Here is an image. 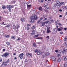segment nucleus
<instances>
[{"instance_id": "obj_39", "label": "nucleus", "mask_w": 67, "mask_h": 67, "mask_svg": "<svg viewBox=\"0 0 67 67\" xmlns=\"http://www.w3.org/2000/svg\"><path fill=\"white\" fill-rule=\"evenodd\" d=\"M38 52V49H36L35 50V53H37Z\"/></svg>"}, {"instance_id": "obj_57", "label": "nucleus", "mask_w": 67, "mask_h": 67, "mask_svg": "<svg viewBox=\"0 0 67 67\" xmlns=\"http://www.w3.org/2000/svg\"><path fill=\"white\" fill-rule=\"evenodd\" d=\"M46 10H47L48 9V7H47L46 8Z\"/></svg>"}, {"instance_id": "obj_22", "label": "nucleus", "mask_w": 67, "mask_h": 67, "mask_svg": "<svg viewBox=\"0 0 67 67\" xmlns=\"http://www.w3.org/2000/svg\"><path fill=\"white\" fill-rule=\"evenodd\" d=\"M5 43H6V44H7V45H8V46L10 44V43L8 41L6 42Z\"/></svg>"}, {"instance_id": "obj_55", "label": "nucleus", "mask_w": 67, "mask_h": 67, "mask_svg": "<svg viewBox=\"0 0 67 67\" xmlns=\"http://www.w3.org/2000/svg\"><path fill=\"white\" fill-rule=\"evenodd\" d=\"M42 19H43V18H40V20L41 21Z\"/></svg>"}, {"instance_id": "obj_64", "label": "nucleus", "mask_w": 67, "mask_h": 67, "mask_svg": "<svg viewBox=\"0 0 67 67\" xmlns=\"http://www.w3.org/2000/svg\"><path fill=\"white\" fill-rule=\"evenodd\" d=\"M44 20H47V19L46 18H45L44 19Z\"/></svg>"}, {"instance_id": "obj_58", "label": "nucleus", "mask_w": 67, "mask_h": 67, "mask_svg": "<svg viewBox=\"0 0 67 67\" xmlns=\"http://www.w3.org/2000/svg\"><path fill=\"white\" fill-rule=\"evenodd\" d=\"M67 29V28H64V30H65V31H66Z\"/></svg>"}, {"instance_id": "obj_53", "label": "nucleus", "mask_w": 67, "mask_h": 67, "mask_svg": "<svg viewBox=\"0 0 67 67\" xmlns=\"http://www.w3.org/2000/svg\"><path fill=\"white\" fill-rule=\"evenodd\" d=\"M60 34H63V32H60Z\"/></svg>"}, {"instance_id": "obj_11", "label": "nucleus", "mask_w": 67, "mask_h": 67, "mask_svg": "<svg viewBox=\"0 0 67 67\" xmlns=\"http://www.w3.org/2000/svg\"><path fill=\"white\" fill-rule=\"evenodd\" d=\"M50 32H51V31H50L49 30V27H47V31L46 32L47 33H50Z\"/></svg>"}, {"instance_id": "obj_1", "label": "nucleus", "mask_w": 67, "mask_h": 67, "mask_svg": "<svg viewBox=\"0 0 67 67\" xmlns=\"http://www.w3.org/2000/svg\"><path fill=\"white\" fill-rule=\"evenodd\" d=\"M30 18L31 19L30 23L31 24H32V23H33L34 22V20H37L38 19V16L34 14L31 16Z\"/></svg>"}, {"instance_id": "obj_29", "label": "nucleus", "mask_w": 67, "mask_h": 67, "mask_svg": "<svg viewBox=\"0 0 67 67\" xmlns=\"http://www.w3.org/2000/svg\"><path fill=\"white\" fill-rule=\"evenodd\" d=\"M37 54L38 55H41V51H38V52H37Z\"/></svg>"}, {"instance_id": "obj_41", "label": "nucleus", "mask_w": 67, "mask_h": 67, "mask_svg": "<svg viewBox=\"0 0 67 67\" xmlns=\"http://www.w3.org/2000/svg\"><path fill=\"white\" fill-rule=\"evenodd\" d=\"M45 24V22H44L42 23L41 25H42V26H44V25Z\"/></svg>"}, {"instance_id": "obj_27", "label": "nucleus", "mask_w": 67, "mask_h": 67, "mask_svg": "<svg viewBox=\"0 0 67 67\" xmlns=\"http://www.w3.org/2000/svg\"><path fill=\"white\" fill-rule=\"evenodd\" d=\"M20 20L21 21H22V22H24L25 21V20H24V19H23L22 18H21L20 19Z\"/></svg>"}, {"instance_id": "obj_38", "label": "nucleus", "mask_w": 67, "mask_h": 67, "mask_svg": "<svg viewBox=\"0 0 67 67\" xmlns=\"http://www.w3.org/2000/svg\"><path fill=\"white\" fill-rule=\"evenodd\" d=\"M46 38L47 40H48L49 39V36H47L46 37Z\"/></svg>"}, {"instance_id": "obj_43", "label": "nucleus", "mask_w": 67, "mask_h": 67, "mask_svg": "<svg viewBox=\"0 0 67 67\" xmlns=\"http://www.w3.org/2000/svg\"><path fill=\"white\" fill-rule=\"evenodd\" d=\"M64 49L65 51H67V46H66L64 48Z\"/></svg>"}, {"instance_id": "obj_28", "label": "nucleus", "mask_w": 67, "mask_h": 67, "mask_svg": "<svg viewBox=\"0 0 67 67\" xmlns=\"http://www.w3.org/2000/svg\"><path fill=\"white\" fill-rule=\"evenodd\" d=\"M42 56L43 57V58H44V57H45L46 56L45 53L43 54Z\"/></svg>"}, {"instance_id": "obj_56", "label": "nucleus", "mask_w": 67, "mask_h": 67, "mask_svg": "<svg viewBox=\"0 0 67 67\" xmlns=\"http://www.w3.org/2000/svg\"><path fill=\"white\" fill-rule=\"evenodd\" d=\"M2 59L1 58L0 59V63L1 62H2Z\"/></svg>"}, {"instance_id": "obj_61", "label": "nucleus", "mask_w": 67, "mask_h": 67, "mask_svg": "<svg viewBox=\"0 0 67 67\" xmlns=\"http://www.w3.org/2000/svg\"><path fill=\"white\" fill-rule=\"evenodd\" d=\"M16 59H17V58H16V57H15L14 58V59L15 60Z\"/></svg>"}, {"instance_id": "obj_54", "label": "nucleus", "mask_w": 67, "mask_h": 67, "mask_svg": "<svg viewBox=\"0 0 67 67\" xmlns=\"http://www.w3.org/2000/svg\"><path fill=\"white\" fill-rule=\"evenodd\" d=\"M32 33H35V31L34 30H32Z\"/></svg>"}, {"instance_id": "obj_32", "label": "nucleus", "mask_w": 67, "mask_h": 67, "mask_svg": "<svg viewBox=\"0 0 67 67\" xmlns=\"http://www.w3.org/2000/svg\"><path fill=\"white\" fill-rule=\"evenodd\" d=\"M27 8H29V7H31V5L30 4L29 5L28 4H27Z\"/></svg>"}, {"instance_id": "obj_9", "label": "nucleus", "mask_w": 67, "mask_h": 67, "mask_svg": "<svg viewBox=\"0 0 67 67\" xmlns=\"http://www.w3.org/2000/svg\"><path fill=\"white\" fill-rule=\"evenodd\" d=\"M53 34H56L57 33V30H56V29H53Z\"/></svg>"}, {"instance_id": "obj_5", "label": "nucleus", "mask_w": 67, "mask_h": 67, "mask_svg": "<svg viewBox=\"0 0 67 67\" xmlns=\"http://www.w3.org/2000/svg\"><path fill=\"white\" fill-rule=\"evenodd\" d=\"M57 7H58V5H57V4L56 3H54L53 4V5L52 6V8L53 9H55V8H56Z\"/></svg>"}, {"instance_id": "obj_47", "label": "nucleus", "mask_w": 67, "mask_h": 67, "mask_svg": "<svg viewBox=\"0 0 67 67\" xmlns=\"http://www.w3.org/2000/svg\"><path fill=\"white\" fill-rule=\"evenodd\" d=\"M25 4H26L27 5V4H29L27 2H25Z\"/></svg>"}, {"instance_id": "obj_3", "label": "nucleus", "mask_w": 67, "mask_h": 67, "mask_svg": "<svg viewBox=\"0 0 67 67\" xmlns=\"http://www.w3.org/2000/svg\"><path fill=\"white\" fill-rule=\"evenodd\" d=\"M8 55H9V53L8 52H7L4 54H3V55H2V57H7L8 56Z\"/></svg>"}, {"instance_id": "obj_2", "label": "nucleus", "mask_w": 67, "mask_h": 67, "mask_svg": "<svg viewBox=\"0 0 67 67\" xmlns=\"http://www.w3.org/2000/svg\"><path fill=\"white\" fill-rule=\"evenodd\" d=\"M13 8V5H7V8L10 12H11V8Z\"/></svg>"}, {"instance_id": "obj_50", "label": "nucleus", "mask_w": 67, "mask_h": 67, "mask_svg": "<svg viewBox=\"0 0 67 67\" xmlns=\"http://www.w3.org/2000/svg\"><path fill=\"white\" fill-rule=\"evenodd\" d=\"M7 26V27H10V24H8Z\"/></svg>"}, {"instance_id": "obj_49", "label": "nucleus", "mask_w": 67, "mask_h": 67, "mask_svg": "<svg viewBox=\"0 0 67 67\" xmlns=\"http://www.w3.org/2000/svg\"><path fill=\"white\" fill-rule=\"evenodd\" d=\"M19 25H17V30H18V29H19Z\"/></svg>"}, {"instance_id": "obj_20", "label": "nucleus", "mask_w": 67, "mask_h": 67, "mask_svg": "<svg viewBox=\"0 0 67 67\" xmlns=\"http://www.w3.org/2000/svg\"><path fill=\"white\" fill-rule=\"evenodd\" d=\"M39 10L40 11H42V7L41 6L39 7L38 8Z\"/></svg>"}, {"instance_id": "obj_44", "label": "nucleus", "mask_w": 67, "mask_h": 67, "mask_svg": "<svg viewBox=\"0 0 67 67\" xmlns=\"http://www.w3.org/2000/svg\"><path fill=\"white\" fill-rule=\"evenodd\" d=\"M65 52H66V51L65 50H63L62 51V53H63V54H65Z\"/></svg>"}, {"instance_id": "obj_12", "label": "nucleus", "mask_w": 67, "mask_h": 67, "mask_svg": "<svg viewBox=\"0 0 67 67\" xmlns=\"http://www.w3.org/2000/svg\"><path fill=\"white\" fill-rule=\"evenodd\" d=\"M62 60V58H58L57 60V62H60Z\"/></svg>"}, {"instance_id": "obj_24", "label": "nucleus", "mask_w": 67, "mask_h": 67, "mask_svg": "<svg viewBox=\"0 0 67 67\" xmlns=\"http://www.w3.org/2000/svg\"><path fill=\"white\" fill-rule=\"evenodd\" d=\"M60 2H59V1H57L56 2V4H58V5L59 4H60Z\"/></svg>"}, {"instance_id": "obj_6", "label": "nucleus", "mask_w": 67, "mask_h": 67, "mask_svg": "<svg viewBox=\"0 0 67 67\" xmlns=\"http://www.w3.org/2000/svg\"><path fill=\"white\" fill-rule=\"evenodd\" d=\"M23 55H24L23 53H21L19 55V57L20 59H22L23 58Z\"/></svg>"}, {"instance_id": "obj_60", "label": "nucleus", "mask_w": 67, "mask_h": 67, "mask_svg": "<svg viewBox=\"0 0 67 67\" xmlns=\"http://www.w3.org/2000/svg\"><path fill=\"white\" fill-rule=\"evenodd\" d=\"M1 19H2V17L1 16H0V21L1 20Z\"/></svg>"}, {"instance_id": "obj_18", "label": "nucleus", "mask_w": 67, "mask_h": 67, "mask_svg": "<svg viewBox=\"0 0 67 67\" xmlns=\"http://www.w3.org/2000/svg\"><path fill=\"white\" fill-rule=\"evenodd\" d=\"M26 30H27V31H28V30H29V29H30V27L27 26L25 27Z\"/></svg>"}, {"instance_id": "obj_42", "label": "nucleus", "mask_w": 67, "mask_h": 67, "mask_svg": "<svg viewBox=\"0 0 67 67\" xmlns=\"http://www.w3.org/2000/svg\"><path fill=\"white\" fill-rule=\"evenodd\" d=\"M9 59H8V60H7V61H6L5 63H9Z\"/></svg>"}, {"instance_id": "obj_15", "label": "nucleus", "mask_w": 67, "mask_h": 67, "mask_svg": "<svg viewBox=\"0 0 67 67\" xmlns=\"http://www.w3.org/2000/svg\"><path fill=\"white\" fill-rule=\"evenodd\" d=\"M15 37L14 36H12L11 37V38L12 40H14V39H15Z\"/></svg>"}, {"instance_id": "obj_34", "label": "nucleus", "mask_w": 67, "mask_h": 67, "mask_svg": "<svg viewBox=\"0 0 67 67\" xmlns=\"http://www.w3.org/2000/svg\"><path fill=\"white\" fill-rule=\"evenodd\" d=\"M43 7H47V4H44L43 5Z\"/></svg>"}, {"instance_id": "obj_52", "label": "nucleus", "mask_w": 67, "mask_h": 67, "mask_svg": "<svg viewBox=\"0 0 67 67\" xmlns=\"http://www.w3.org/2000/svg\"><path fill=\"white\" fill-rule=\"evenodd\" d=\"M58 25H59V26H60L61 25H62V24L60 23H58Z\"/></svg>"}, {"instance_id": "obj_23", "label": "nucleus", "mask_w": 67, "mask_h": 67, "mask_svg": "<svg viewBox=\"0 0 67 67\" xmlns=\"http://www.w3.org/2000/svg\"><path fill=\"white\" fill-rule=\"evenodd\" d=\"M64 46H67V42H65L64 43Z\"/></svg>"}, {"instance_id": "obj_26", "label": "nucleus", "mask_w": 67, "mask_h": 67, "mask_svg": "<svg viewBox=\"0 0 67 67\" xmlns=\"http://www.w3.org/2000/svg\"><path fill=\"white\" fill-rule=\"evenodd\" d=\"M45 54H46V56H49V55H50V53L48 52L46 53H45Z\"/></svg>"}, {"instance_id": "obj_48", "label": "nucleus", "mask_w": 67, "mask_h": 67, "mask_svg": "<svg viewBox=\"0 0 67 67\" xmlns=\"http://www.w3.org/2000/svg\"><path fill=\"white\" fill-rule=\"evenodd\" d=\"M55 53H58V51L57 50H56L55 51Z\"/></svg>"}, {"instance_id": "obj_30", "label": "nucleus", "mask_w": 67, "mask_h": 67, "mask_svg": "<svg viewBox=\"0 0 67 67\" xmlns=\"http://www.w3.org/2000/svg\"><path fill=\"white\" fill-rule=\"evenodd\" d=\"M64 42H66V41H67V38L66 37H65L64 38Z\"/></svg>"}, {"instance_id": "obj_40", "label": "nucleus", "mask_w": 67, "mask_h": 67, "mask_svg": "<svg viewBox=\"0 0 67 67\" xmlns=\"http://www.w3.org/2000/svg\"><path fill=\"white\" fill-rule=\"evenodd\" d=\"M49 22V21L48 20H47L45 22V23L46 24H47V23H48Z\"/></svg>"}, {"instance_id": "obj_36", "label": "nucleus", "mask_w": 67, "mask_h": 67, "mask_svg": "<svg viewBox=\"0 0 67 67\" xmlns=\"http://www.w3.org/2000/svg\"><path fill=\"white\" fill-rule=\"evenodd\" d=\"M57 57H59L60 56V54H57Z\"/></svg>"}, {"instance_id": "obj_46", "label": "nucleus", "mask_w": 67, "mask_h": 67, "mask_svg": "<svg viewBox=\"0 0 67 67\" xmlns=\"http://www.w3.org/2000/svg\"><path fill=\"white\" fill-rule=\"evenodd\" d=\"M40 22H41L40 20H38L37 22V23L38 24V23H40Z\"/></svg>"}, {"instance_id": "obj_17", "label": "nucleus", "mask_w": 67, "mask_h": 67, "mask_svg": "<svg viewBox=\"0 0 67 67\" xmlns=\"http://www.w3.org/2000/svg\"><path fill=\"white\" fill-rule=\"evenodd\" d=\"M44 11L47 13H49V12H48V9L45 10V9H44Z\"/></svg>"}, {"instance_id": "obj_62", "label": "nucleus", "mask_w": 67, "mask_h": 67, "mask_svg": "<svg viewBox=\"0 0 67 67\" xmlns=\"http://www.w3.org/2000/svg\"><path fill=\"white\" fill-rule=\"evenodd\" d=\"M41 2H42V3L43 2L44 0H41Z\"/></svg>"}, {"instance_id": "obj_63", "label": "nucleus", "mask_w": 67, "mask_h": 67, "mask_svg": "<svg viewBox=\"0 0 67 67\" xmlns=\"http://www.w3.org/2000/svg\"><path fill=\"white\" fill-rule=\"evenodd\" d=\"M16 53H14L13 54V55H16Z\"/></svg>"}, {"instance_id": "obj_37", "label": "nucleus", "mask_w": 67, "mask_h": 67, "mask_svg": "<svg viewBox=\"0 0 67 67\" xmlns=\"http://www.w3.org/2000/svg\"><path fill=\"white\" fill-rule=\"evenodd\" d=\"M62 9H65V8H66V7L65 6H63L62 7Z\"/></svg>"}, {"instance_id": "obj_7", "label": "nucleus", "mask_w": 67, "mask_h": 67, "mask_svg": "<svg viewBox=\"0 0 67 67\" xmlns=\"http://www.w3.org/2000/svg\"><path fill=\"white\" fill-rule=\"evenodd\" d=\"M51 59H52V61H54L55 62L56 61V57H51Z\"/></svg>"}, {"instance_id": "obj_10", "label": "nucleus", "mask_w": 67, "mask_h": 67, "mask_svg": "<svg viewBox=\"0 0 67 67\" xmlns=\"http://www.w3.org/2000/svg\"><path fill=\"white\" fill-rule=\"evenodd\" d=\"M64 60H67V57L66 56H63V57Z\"/></svg>"}, {"instance_id": "obj_25", "label": "nucleus", "mask_w": 67, "mask_h": 67, "mask_svg": "<svg viewBox=\"0 0 67 67\" xmlns=\"http://www.w3.org/2000/svg\"><path fill=\"white\" fill-rule=\"evenodd\" d=\"M4 36L5 38H9L10 37L9 35H4Z\"/></svg>"}, {"instance_id": "obj_8", "label": "nucleus", "mask_w": 67, "mask_h": 67, "mask_svg": "<svg viewBox=\"0 0 67 67\" xmlns=\"http://www.w3.org/2000/svg\"><path fill=\"white\" fill-rule=\"evenodd\" d=\"M26 55L27 56H28V57H31L32 56V55L31 53H26Z\"/></svg>"}, {"instance_id": "obj_35", "label": "nucleus", "mask_w": 67, "mask_h": 67, "mask_svg": "<svg viewBox=\"0 0 67 67\" xmlns=\"http://www.w3.org/2000/svg\"><path fill=\"white\" fill-rule=\"evenodd\" d=\"M64 66L65 67H67V62H66L64 64Z\"/></svg>"}, {"instance_id": "obj_14", "label": "nucleus", "mask_w": 67, "mask_h": 67, "mask_svg": "<svg viewBox=\"0 0 67 67\" xmlns=\"http://www.w3.org/2000/svg\"><path fill=\"white\" fill-rule=\"evenodd\" d=\"M63 27H61L60 28H58L57 29V30L58 31H60L62 30H63Z\"/></svg>"}, {"instance_id": "obj_21", "label": "nucleus", "mask_w": 67, "mask_h": 67, "mask_svg": "<svg viewBox=\"0 0 67 67\" xmlns=\"http://www.w3.org/2000/svg\"><path fill=\"white\" fill-rule=\"evenodd\" d=\"M33 45L34 47H35V48H36V47H37V45L36 44V43H34Z\"/></svg>"}, {"instance_id": "obj_19", "label": "nucleus", "mask_w": 67, "mask_h": 67, "mask_svg": "<svg viewBox=\"0 0 67 67\" xmlns=\"http://www.w3.org/2000/svg\"><path fill=\"white\" fill-rule=\"evenodd\" d=\"M39 35H39V34H37L36 35H35L34 36V38H35V37H38V36H39Z\"/></svg>"}, {"instance_id": "obj_51", "label": "nucleus", "mask_w": 67, "mask_h": 67, "mask_svg": "<svg viewBox=\"0 0 67 67\" xmlns=\"http://www.w3.org/2000/svg\"><path fill=\"white\" fill-rule=\"evenodd\" d=\"M2 8H3V9H5V7L3 6L2 7Z\"/></svg>"}, {"instance_id": "obj_16", "label": "nucleus", "mask_w": 67, "mask_h": 67, "mask_svg": "<svg viewBox=\"0 0 67 67\" xmlns=\"http://www.w3.org/2000/svg\"><path fill=\"white\" fill-rule=\"evenodd\" d=\"M29 61V59H27L26 58L25 59V63H28Z\"/></svg>"}, {"instance_id": "obj_59", "label": "nucleus", "mask_w": 67, "mask_h": 67, "mask_svg": "<svg viewBox=\"0 0 67 67\" xmlns=\"http://www.w3.org/2000/svg\"><path fill=\"white\" fill-rule=\"evenodd\" d=\"M59 11L60 12H62V10L61 9H59Z\"/></svg>"}, {"instance_id": "obj_13", "label": "nucleus", "mask_w": 67, "mask_h": 67, "mask_svg": "<svg viewBox=\"0 0 67 67\" xmlns=\"http://www.w3.org/2000/svg\"><path fill=\"white\" fill-rule=\"evenodd\" d=\"M6 63V62H3V63L2 64V65L3 66H7L8 65L7 64H5Z\"/></svg>"}, {"instance_id": "obj_33", "label": "nucleus", "mask_w": 67, "mask_h": 67, "mask_svg": "<svg viewBox=\"0 0 67 67\" xmlns=\"http://www.w3.org/2000/svg\"><path fill=\"white\" fill-rule=\"evenodd\" d=\"M36 39H38V40H40V39H43V37H38Z\"/></svg>"}, {"instance_id": "obj_45", "label": "nucleus", "mask_w": 67, "mask_h": 67, "mask_svg": "<svg viewBox=\"0 0 67 67\" xmlns=\"http://www.w3.org/2000/svg\"><path fill=\"white\" fill-rule=\"evenodd\" d=\"M31 34L32 35H35V33H34V32H32L31 33Z\"/></svg>"}, {"instance_id": "obj_31", "label": "nucleus", "mask_w": 67, "mask_h": 67, "mask_svg": "<svg viewBox=\"0 0 67 67\" xmlns=\"http://www.w3.org/2000/svg\"><path fill=\"white\" fill-rule=\"evenodd\" d=\"M35 26H33L31 27V29L32 30H34V29H35Z\"/></svg>"}, {"instance_id": "obj_4", "label": "nucleus", "mask_w": 67, "mask_h": 67, "mask_svg": "<svg viewBox=\"0 0 67 67\" xmlns=\"http://www.w3.org/2000/svg\"><path fill=\"white\" fill-rule=\"evenodd\" d=\"M62 5H65V2H63L60 3L58 5V7H57V8H59Z\"/></svg>"}]
</instances>
